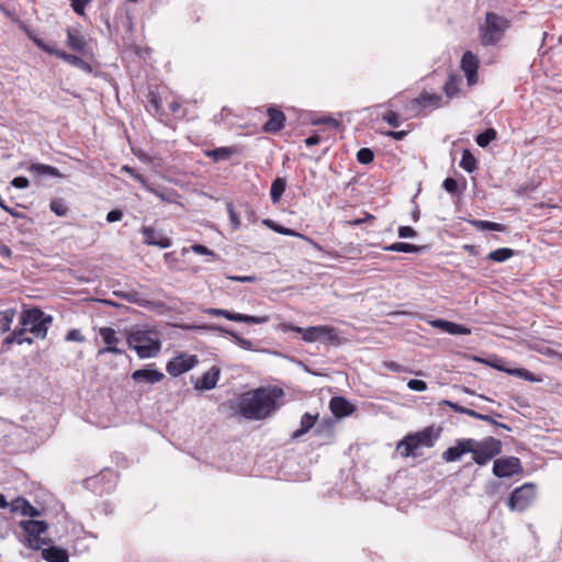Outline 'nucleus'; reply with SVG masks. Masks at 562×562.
Listing matches in <instances>:
<instances>
[{
    "instance_id": "58836bf2",
    "label": "nucleus",
    "mask_w": 562,
    "mask_h": 562,
    "mask_svg": "<svg viewBox=\"0 0 562 562\" xmlns=\"http://www.w3.org/2000/svg\"><path fill=\"white\" fill-rule=\"evenodd\" d=\"M472 226H474L476 229L480 231H494V232H505L506 226L504 224L490 222V221H483V220H472L470 221Z\"/></svg>"
},
{
    "instance_id": "412c9836",
    "label": "nucleus",
    "mask_w": 562,
    "mask_h": 562,
    "mask_svg": "<svg viewBox=\"0 0 562 562\" xmlns=\"http://www.w3.org/2000/svg\"><path fill=\"white\" fill-rule=\"evenodd\" d=\"M220 375L221 369L213 366L196 380L194 387L202 391L213 390L220 380Z\"/></svg>"
},
{
    "instance_id": "7ed1b4c3",
    "label": "nucleus",
    "mask_w": 562,
    "mask_h": 562,
    "mask_svg": "<svg viewBox=\"0 0 562 562\" xmlns=\"http://www.w3.org/2000/svg\"><path fill=\"white\" fill-rule=\"evenodd\" d=\"M510 27V21L496 12L487 11L484 22L479 25V40L482 46H495Z\"/></svg>"
},
{
    "instance_id": "79ce46f5",
    "label": "nucleus",
    "mask_w": 562,
    "mask_h": 562,
    "mask_svg": "<svg viewBox=\"0 0 562 562\" xmlns=\"http://www.w3.org/2000/svg\"><path fill=\"white\" fill-rule=\"evenodd\" d=\"M497 136V132L490 127L486 128L484 132L480 133L475 137V142L480 147H486L490 145L492 140H494Z\"/></svg>"
},
{
    "instance_id": "393cba45",
    "label": "nucleus",
    "mask_w": 562,
    "mask_h": 562,
    "mask_svg": "<svg viewBox=\"0 0 562 562\" xmlns=\"http://www.w3.org/2000/svg\"><path fill=\"white\" fill-rule=\"evenodd\" d=\"M431 325L450 335H470L471 329L464 325L457 324L445 319H436Z\"/></svg>"
},
{
    "instance_id": "a18cd8bd",
    "label": "nucleus",
    "mask_w": 562,
    "mask_h": 562,
    "mask_svg": "<svg viewBox=\"0 0 562 562\" xmlns=\"http://www.w3.org/2000/svg\"><path fill=\"white\" fill-rule=\"evenodd\" d=\"M374 159V153L371 148L362 147L357 153V160L359 164L369 165Z\"/></svg>"
},
{
    "instance_id": "423d86ee",
    "label": "nucleus",
    "mask_w": 562,
    "mask_h": 562,
    "mask_svg": "<svg viewBox=\"0 0 562 562\" xmlns=\"http://www.w3.org/2000/svg\"><path fill=\"white\" fill-rule=\"evenodd\" d=\"M472 445V460L477 465H486L496 456L502 453L503 443L499 439L487 436L482 440L471 438Z\"/></svg>"
},
{
    "instance_id": "e433bc0d",
    "label": "nucleus",
    "mask_w": 562,
    "mask_h": 562,
    "mask_svg": "<svg viewBox=\"0 0 562 562\" xmlns=\"http://www.w3.org/2000/svg\"><path fill=\"white\" fill-rule=\"evenodd\" d=\"M460 167L469 173L477 169V160L469 149H463Z\"/></svg>"
},
{
    "instance_id": "1a4fd4ad",
    "label": "nucleus",
    "mask_w": 562,
    "mask_h": 562,
    "mask_svg": "<svg viewBox=\"0 0 562 562\" xmlns=\"http://www.w3.org/2000/svg\"><path fill=\"white\" fill-rule=\"evenodd\" d=\"M19 526L26 533L27 546L31 549L38 551L41 549V536L47 531L48 524L45 520L30 519L20 521Z\"/></svg>"
},
{
    "instance_id": "052dcab7",
    "label": "nucleus",
    "mask_w": 562,
    "mask_h": 562,
    "mask_svg": "<svg viewBox=\"0 0 562 562\" xmlns=\"http://www.w3.org/2000/svg\"><path fill=\"white\" fill-rule=\"evenodd\" d=\"M11 184L16 189H25L29 187L30 182L29 179L25 177H15L11 181Z\"/></svg>"
},
{
    "instance_id": "2f4dec72",
    "label": "nucleus",
    "mask_w": 562,
    "mask_h": 562,
    "mask_svg": "<svg viewBox=\"0 0 562 562\" xmlns=\"http://www.w3.org/2000/svg\"><path fill=\"white\" fill-rule=\"evenodd\" d=\"M491 367L499 370V371H504V372H507L508 374L510 375H515V376H518V378H521L526 381H530V382H538L539 379L535 378V375L528 371L527 369H524V368H519V369H505L496 363H490L487 362Z\"/></svg>"
},
{
    "instance_id": "ddd939ff",
    "label": "nucleus",
    "mask_w": 562,
    "mask_h": 562,
    "mask_svg": "<svg viewBox=\"0 0 562 562\" xmlns=\"http://www.w3.org/2000/svg\"><path fill=\"white\" fill-rule=\"evenodd\" d=\"M140 233L145 245L157 246L162 249L169 248L172 245L171 238L165 236L161 231H156L151 226L143 225Z\"/></svg>"
},
{
    "instance_id": "864d4df0",
    "label": "nucleus",
    "mask_w": 562,
    "mask_h": 562,
    "mask_svg": "<svg viewBox=\"0 0 562 562\" xmlns=\"http://www.w3.org/2000/svg\"><path fill=\"white\" fill-rule=\"evenodd\" d=\"M66 341H77V342H83L86 340V337L81 334L79 329H70L67 335L65 336Z\"/></svg>"
},
{
    "instance_id": "0e129e2a",
    "label": "nucleus",
    "mask_w": 562,
    "mask_h": 562,
    "mask_svg": "<svg viewBox=\"0 0 562 562\" xmlns=\"http://www.w3.org/2000/svg\"><path fill=\"white\" fill-rule=\"evenodd\" d=\"M323 431H327V432H329V435L333 434V424H331L330 419L323 420L322 425H319L316 428V432L321 434Z\"/></svg>"
},
{
    "instance_id": "a211bd4d",
    "label": "nucleus",
    "mask_w": 562,
    "mask_h": 562,
    "mask_svg": "<svg viewBox=\"0 0 562 562\" xmlns=\"http://www.w3.org/2000/svg\"><path fill=\"white\" fill-rule=\"evenodd\" d=\"M411 104L416 112L427 108L438 109L442 105V98L440 94L429 93L424 90L417 98L412 100Z\"/></svg>"
},
{
    "instance_id": "c85d7f7f",
    "label": "nucleus",
    "mask_w": 562,
    "mask_h": 562,
    "mask_svg": "<svg viewBox=\"0 0 562 562\" xmlns=\"http://www.w3.org/2000/svg\"><path fill=\"white\" fill-rule=\"evenodd\" d=\"M318 418V415H312L310 413H305L302 417H301V423H300V428L296 429L293 434H292V439H297L300 438L301 436L305 435L306 432H308L316 424V420Z\"/></svg>"
},
{
    "instance_id": "dca6fc26",
    "label": "nucleus",
    "mask_w": 562,
    "mask_h": 562,
    "mask_svg": "<svg viewBox=\"0 0 562 562\" xmlns=\"http://www.w3.org/2000/svg\"><path fill=\"white\" fill-rule=\"evenodd\" d=\"M471 438L467 439H458L456 441V446L449 447L446 451L442 452V459L446 462H454L461 459V457L465 453H470L472 451Z\"/></svg>"
},
{
    "instance_id": "473e14b6",
    "label": "nucleus",
    "mask_w": 562,
    "mask_h": 562,
    "mask_svg": "<svg viewBox=\"0 0 562 562\" xmlns=\"http://www.w3.org/2000/svg\"><path fill=\"white\" fill-rule=\"evenodd\" d=\"M114 295L125 300L128 303H135L139 306H145L147 301L142 294L135 290L132 291H114Z\"/></svg>"
},
{
    "instance_id": "603ef678",
    "label": "nucleus",
    "mask_w": 562,
    "mask_h": 562,
    "mask_svg": "<svg viewBox=\"0 0 562 562\" xmlns=\"http://www.w3.org/2000/svg\"><path fill=\"white\" fill-rule=\"evenodd\" d=\"M92 0H71L72 10L80 16L85 15V8Z\"/></svg>"
},
{
    "instance_id": "de8ad7c7",
    "label": "nucleus",
    "mask_w": 562,
    "mask_h": 562,
    "mask_svg": "<svg viewBox=\"0 0 562 562\" xmlns=\"http://www.w3.org/2000/svg\"><path fill=\"white\" fill-rule=\"evenodd\" d=\"M442 188L451 195L461 194L462 190L459 189V184L453 178H446L442 182Z\"/></svg>"
},
{
    "instance_id": "7c9ffc66",
    "label": "nucleus",
    "mask_w": 562,
    "mask_h": 562,
    "mask_svg": "<svg viewBox=\"0 0 562 562\" xmlns=\"http://www.w3.org/2000/svg\"><path fill=\"white\" fill-rule=\"evenodd\" d=\"M461 77L456 74H450L448 76L447 81L443 85V92L447 98L452 99L458 95L460 88L459 85L461 82Z\"/></svg>"
},
{
    "instance_id": "4c0bfd02",
    "label": "nucleus",
    "mask_w": 562,
    "mask_h": 562,
    "mask_svg": "<svg viewBox=\"0 0 562 562\" xmlns=\"http://www.w3.org/2000/svg\"><path fill=\"white\" fill-rule=\"evenodd\" d=\"M29 37L40 49H42L45 53L54 55L58 58H60V53H64V50L58 49L55 44L45 43L42 38L33 36L31 34H29Z\"/></svg>"
},
{
    "instance_id": "13d9d810",
    "label": "nucleus",
    "mask_w": 562,
    "mask_h": 562,
    "mask_svg": "<svg viewBox=\"0 0 562 562\" xmlns=\"http://www.w3.org/2000/svg\"><path fill=\"white\" fill-rule=\"evenodd\" d=\"M280 329L284 333L293 331V333L302 334V336L304 335V330H305L304 328L293 325L291 323H282L280 325Z\"/></svg>"
},
{
    "instance_id": "f8f14e48",
    "label": "nucleus",
    "mask_w": 562,
    "mask_h": 562,
    "mask_svg": "<svg viewBox=\"0 0 562 562\" xmlns=\"http://www.w3.org/2000/svg\"><path fill=\"white\" fill-rule=\"evenodd\" d=\"M198 362L196 356L181 353L167 362L166 370L170 375L178 376L193 369Z\"/></svg>"
},
{
    "instance_id": "338daca9",
    "label": "nucleus",
    "mask_w": 562,
    "mask_h": 562,
    "mask_svg": "<svg viewBox=\"0 0 562 562\" xmlns=\"http://www.w3.org/2000/svg\"><path fill=\"white\" fill-rule=\"evenodd\" d=\"M191 249L199 255H214V252L204 245L195 244Z\"/></svg>"
},
{
    "instance_id": "cd10ccee",
    "label": "nucleus",
    "mask_w": 562,
    "mask_h": 562,
    "mask_svg": "<svg viewBox=\"0 0 562 562\" xmlns=\"http://www.w3.org/2000/svg\"><path fill=\"white\" fill-rule=\"evenodd\" d=\"M29 171H31L37 178H43L47 176L56 178L63 177V175L56 167L44 164H32L29 167Z\"/></svg>"
},
{
    "instance_id": "4be33fe9",
    "label": "nucleus",
    "mask_w": 562,
    "mask_h": 562,
    "mask_svg": "<svg viewBox=\"0 0 562 562\" xmlns=\"http://www.w3.org/2000/svg\"><path fill=\"white\" fill-rule=\"evenodd\" d=\"M10 512L11 513H20L22 516L25 517H38L41 515V512L35 508L26 498L24 497H16L10 503Z\"/></svg>"
},
{
    "instance_id": "0eeeda50",
    "label": "nucleus",
    "mask_w": 562,
    "mask_h": 562,
    "mask_svg": "<svg viewBox=\"0 0 562 562\" xmlns=\"http://www.w3.org/2000/svg\"><path fill=\"white\" fill-rule=\"evenodd\" d=\"M302 338L306 342L323 341L335 346H339L341 344L337 329L326 325L310 326L305 328Z\"/></svg>"
},
{
    "instance_id": "c9c22d12",
    "label": "nucleus",
    "mask_w": 562,
    "mask_h": 562,
    "mask_svg": "<svg viewBox=\"0 0 562 562\" xmlns=\"http://www.w3.org/2000/svg\"><path fill=\"white\" fill-rule=\"evenodd\" d=\"M15 314L16 311L14 308L0 311V336L10 330Z\"/></svg>"
},
{
    "instance_id": "3c124183",
    "label": "nucleus",
    "mask_w": 562,
    "mask_h": 562,
    "mask_svg": "<svg viewBox=\"0 0 562 562\" xmlns=\"http://www.w3.org/2000/svg\"><path fill=\"white\" fill-rule=\"evenodd\" d=\"M270 319L269 316H252L243 314L241 323L246 324H265Z\"/></svg>"
},
{
    "instance_id": "f03ea898",
    "label": "nucleus",
    "mask_w": 562,
    "mask_h": 562,
    "mask_svg": "<svg viewBox=\"0 0 562 562\" xmlns=\"http://www.w3.org/2000/svg\"><path fill=\"white\" fill-rule=\"evenodd\" d=\"M440 434L441 428H436L434 425L427 426L419 431L407 434L398 441L396 450L404 458H416L420 456L418 449L434 447Z\"/></svg>"
},
{
    "instance_id": "39448f33",
    "label": "nucleus",
    "mask_w": 562,
    "mask_h": 562,
    "mask_svg": "<svg viewBox=\"0 0 562 562\" xmlns=\"http://www.w3.org/2000/svg\"><path fill=\"white\" fill-rule=\"evenodd\" d=\"M52 322V315L45 314L38 307H32L21 312L19 325L25 326L34 337L44 339Z\"/></svg>"
},
{
    "instance_id": "9d476101",
    "label": "nucleus",
    "mask_w": 562,
    "mask_h": 562,
    "mask_svg": "<svg viewBox=\"0 0 562 562\" xmlns=\"http://www.w3.org/2000/svg\"><path fill=\"white\" fill-rule=\"evenodd\" d=\"M524 468L517 457H503L494 460L493 474L497 477H510L516 474H522Z\"/></svg>"
},
{
    "instance_id": "37998d69",
    "label": "nucleus",
    "mask_w": 562,
    "mask_h": 562,
    "mask_svg": "<svg viewBox=\"0 0 562 562\" xmlns=\"http://www.w3.org/2000/svg\"><path fill=\"white\" fill-rule=\"evenodd\" d=\"M49 209L57 216H66L69 212L67 204L61 198L53 199L49 203Z\"/></svg>"
},
{
    "instance_id": "bb28decb",
    "label": "nucleus",
    "mask_w": 562,
    "mask_h": 562,
    "mask_svg": "<svg viewBox=\"0 0 562 562\" xmlns=\"http://www.w3.org/2000/svg\"><path fill=\"white\" fill-rule=\"evenodd\" d=\"M42 558L47 562H69L67 550L56 546L42 549Z\"/></svg>"
},
{
    "instance_id": "e2e57ef3",
    "label": "nucleus",
    "mask_w": 562,
    "mask_h": 562,
    "mask_svg": "<svg viewBox=\"0 0 562 562\" xmlns=\"http://www.w3.org/2000/svg\"><path fill=\"white\" fill-rule=\"evenodd\" d=\"M441 405H446V406H449L450 408H452L456 413H460V414H464V411L467 407L462 406V405H459L458 403H454V402H451V401H448V400H443L441 402Z\"/></svg>"
},
{
    "instance_id": "20e7f679",
    "label": "nucleus",
    "mask_w": 562,
    "mask_h": 562,
    "mask_svg": "<svg viewBox=\"0 0 562 562\" xmlns=\"http://www.w3.org/2000/svg\"><path fill=\"white\" fill-rule=\"evenodd\" d=\"M127 345L134 349L140 359L156 357L160 349L161 342L156 333L146 329L132 330L127 335Z\"/></svg>"
},
{
    "instance_id": "9b49d317",
    "label": "nucleus",
    "mask_w": 562,
    "mask_h": 562,
    "mask_svg": "<svg viewBox=\"0 0 562 562\" xmlns=\"http://www.w3.org/2000/svg\"><path fill=\"white\" fill-rule=\"evenodd\" d=\"M99 335L104 344V347L98 350L97 357H101L105 353H124V350L119 347L121 339L119 338L117 333L112 327L99 328Z\"/></svg>"
},
{
    "instance_id": "f704fd0d",
    "label": "nucleus",
    "mask_w": 562,
    "mask_h": 562,
    "mask_svg": "<svg viewBox=\"0 0 562 562\" xmlns=\"http://www.w3.org/2000/svg\"><path fill=\"white\" fill-rule=\"evenodd\" d=\"M147 111L154 115H162L161 99L155 91H149L147 94Z\"/></svg>"
},
{
    "instance_id": "6e6d98bb",
    "label": "nucleus",
    "mask_w": 562,
    "mask_h": 562,
    "mask_svg": "<svg viewBox=\"0 0 562 562\" xmlns=\"http://www.w3.org/2000/svg\"><path fill=\"white\" fill-rule=\"evenodd\" d=\"M479 419H480V420H483V422H486V423H490V424H492V425H494V426H496V427L503 428V429H505V430H508V431H510V430H512V428H510L508 425L503 424V423H498L497 420H495V419L493 418V416H492V415H487V414H480Z\"/></svg>"
},
{
    "instance_id": "5701e85b",
    "label": "nucleus",
    "mask_w": 562,
    "mask_h": 562,
    "mask_svg": "<svg viewBox=\"0 0 562 562\" xmlns=\"http://www.w3.org/2000/svg\"><path fill=\"white\" fill-rule=\"evenodd\" d=\"M202 328L209 330V331H213V333H221V334H225V335H228L231 336L234 341L243 349H246V350H254V344L248 340V339H245L243 337H240L238 334H236L234 330L227 328V327H223V326H218V325H205L203 326Z\"/></svg>"
},
{
    "instance_id": "09e8293b",
    "label": "nucleus",
    "mask_w": 562,
    "mask_h": 562,
    "mask_svg": "<svg viewBox=\"0 0 562 562\" xmlns=\"http://www.w3.org/2000/svg\"><path fill=\"white\" fill-rule=\"evenodd\" d=\"M364 216L363 217H359V218H355V220H348L345 222V224L347 226H360L364 223H370L372 224L375 220V216L371 213H368V212H363Z\"/></svg>"
},
{
    "instance_id": "f257e3e1",
    "label": "nucleus",
    "mask_w": 562,
    "mask_h": 562,
    "mask_svg": "<svg viewBox=\"0 0 562 562\" xmlns=\"http://www.w3.org/2000/svg\"><path fill=\"white\" fill-rule=\"evenodd\" d=\"M284 391L279 386H260L241 393L237 404L238 413L249 420H262L276 413Z\"/></svg>"
},
{
    "instance_id": "8fccbe9b",
    "label": "nucleus",
    "mask_w": 562,
    "mask_h": 562,
    "mask_svg": "<svg viewBox=\"0 0 562 562\" xmlns=\"http://www.w3.org/2000/svg\"><path fill=\"white\" fill-rule=\"evenodd\" d=\"M382 120L386 122L392 127H398L400 126V120L396 112L390 110L383 113Z\"/></svg>"
},
{
    "instance_id": "69168bd1",
    "label": "nucleus",
    "mask_w": 562,
    "mask_h": 562,
    "mask_svg": "<svg viewBox=\"0 0 562 562\" xmlns=\"http://www.w3.org/2000/svg\"><path fill=\"white\" fill-rule=\"evenodd\" d=\"M122 171H124V172L128 173L131 177H133L134 179H137V180H138V181H140L142 183H144V182H145V179L143 178V176H140L139 173H137V172L135 171V169H134V168H132V167H130V166H127V165H124V166L122 167Z\"/></svg>"
},
{
    "instance_id": "72a5a7b5",
    "label": "nucleus",
    "mask_w": 562,
    "mask_h": 562,
    "mask_svg": "<svg viewBox=\"0 0 562 562\" xmlns=\"http://www.w3.org/2000/svg\"><path fill=\"white\" fill-rule=\"evenodd\" d=\"M286 188V181L284 178H276L270 188V198L273 203H278L281 200Z\"/></svg>"
},
{
    "instance_id": "4d7b16f0",
    "label": "nucleus",
    "mask_w": 562,
    "mask_h": 562,
    "mask_svg": "<svg viewBox=\"0 0 562 562\" xmlns=\"http://www.w3.org/2000/svg\"><path fill=\"white\" fill-rule=\"evenodd\" d=\"M400 238L415 237L417 232L411 226H400L397 231Z\"/></svg>"
},
{
    "instance_id": "2eb2a0df",
    "label": "nucleus",
    "mask_w": 562,
    "mask_h": 562,
    "mask_svg": "<svg viewBox=\"0 0 562 562\" xmlns=\"http://www.w3.org/2000/svg\"><path fill=\"white\" fill-rule=\"evenodd\" d=\"M29 330L25 326L16 327L10 335H8L1 342L0 353L8 352L12 346V344L22 345L24 342L32 345L34 339L32 337L26 336Z\"/></svg>"
},
{
    "instance_id": "f3484780",
    "label": "nucleus",
    "mask_w": 562,
    "mask_h": 562,
    "mask_svg": "<svg viewBox=\"0 0 562 562\" xmlns=\"http://www.w3.org/2000/svg\"><path fill=\"white\" fill-rule=\"evenodd\" d=\"M267 114H268V120L262 125V131L266 133H271V134H276V133L280 132L284 127V122H285L284 113L274 106H269L267 109Z\"/></svg>"
},
{
    "instance_id": "b1692460",
    "label": "nucleus",
    "mask_w": 562,
    "mask_h": 562,
    "mask_svg": "<svg viewBox=\"0 0 562 562\" xmlns=\"http://www.w3.org/2000/svg\"><path fill=\"white\" fill-rule=\"evenodd\" d=\"M240 153L237 146L217 147L204 150V156L211 158L214 162L229 160L234 155Z\"/></svg>"
},
{
    "instance_id": "4468645a",
    "label": "nucleus",
    "mask_w": 562,
    "mask_h": 562,
    "mask_svg": "<svg viewBox=\"0 0 562 562\" xmlns=\"http://www.w3.org/2000/svg\"><path fill=\"white\" fill-rule=\"evenodd\" d=\"M480 60L471 50H467L461 58V69L463 70L467 82L470 87L477 82V69Z\"/></svg>"
},
{
    "instance_id": "aec40b11",
    "label": "nucleus",
    "mask_w": 562,
    "mask_h": 562,
    "mask_svg": "<svg viewBox=\"0 0 562 562\" xmlns=\"http://www.w3.org/2000/svg\"><path fill=\"white\" fill-rule=\"evenodd\" d=\"M329 408L337 418L350 416L356 411V406L344 396H333L329 401Z\"/></svg>"
},
{
    "instance_id": "a878e982",
    "label": "nucleus",
    "mask_w": 562,
    "mask_h": 562,
    "mask_svg": "<svg viewBox=\"0 0 562 562\" xmlns=\"http://www.w3.org/2000/svg\"><path fill=\"white\" fill-rule=\"evenodd\" d=\"M67 33V45L75 52L85 54L87 48V42L85 36L79 30L68 27Z\"/></svg>"
},
{
    "instance_id": "c03bdc74",
    "label": "nucleus",
    "mask_w": 562,
    "mask_h": 562,
    "mask_svg": "<svg viewBox=\"0 0 562 562\" xmlns=\"http://www.w3.org/2000/svg\"><path fill=\"white\" fill-rule=\"evenodd\" d=\"M262 223L266 226H268L270 229H272V231H274V232H277L279 234H282V235H285V236H300V234L295 233L291 228L281 226V225L277 224L276 222H273L272 220L266 218V220L262 221Z\"/></svg>"
},
{
    "instance_id": "c756f323",
    "label": "nucleus",
    "mask_w": 562,
    "mask_h": 562,
    "mask_svg": "<svg viewBox=\"0 0 562 562\" xmlns=\"http://www.w3.org/2000/svg\"><path fill=\"white\" fill-rule=\"evenodd\" d=\"M386 251H396V252H405V254H419L425 249V246H418L408 243H394L389 246L383 247Z\"/></svg>"
},
{
    "instance_id": "bf43d9fd",
    "label": "nucleus",
    "mask_w": 562,
    "mask_h": 562,
    "mask_svg": "<svg viewBox=\"0 0 562 562\" xmlns=\"http://www.w3.org/2000/svg\"><path fill=\"white\" fill-rule=\"evenodd\" d=\"M228 279L241 283H254L258 281V278L256 276H231L228 277Z\"/></svg>"
},
{
    "instance_id": "49530a36",
    "label": "nucleus",
    "mask_w": 562,
    "mask_h": 562,
    "mask_svg": "<svg viewBox=\"0 0 562 562\" xmlns=\"http://www.w3.org/2000/svg\"><path fill=\"white\" fill-rule=\"evenodd\" d=\"M226 211L229 216L231 225L234 231H238L240 228V220L235 212L234 205L232 202H226Z\"/></svg>"
},
{
    "instance_id": "6ab92c4d",
    "label": "nucleus",
    "mask_w": 562,
    "mask_h": 562,
    "mask_svg": "<svg viewBox=\"0 0 562 562\" xmlns=\"http://www.w3.org/2000/svg\"><path fill=\"white\" fill-rule=\"evenodd\" d=\"M154 364H148L144 369H138L132 373V379L135 383L155 384L160 382L165 374L153 368Z\"/></svg>"
},
{
    "instance_id": "680f3d73",
    "label": "nucleus",
    "mask_w": 562,
    "mask_h": 562,
    "mask_svg": "<svg viewBox=\"0 0 562 562\" xmlns=\"http://www.w3.org/2000/svg\"><path fill=\"white\" fill-rule=\"evenodd\" d=\"M123 217V212L119 209L112 210L106 214V221L109 223H114L121 221Z\"/></svg>"
},
{
    "instance_id": "5fc2aeb1",
    "label": "nucleus",
    "mask_w": 562,
    "mask_h": 562,
    "mask_svg": "<svg viewBox=\"0 0 562 562\" xmlns=\"http://www.w3.org/2000/svg\"><path fill=\"white\" fill-rule=\"evenodd\" d=\"M407 386L412 391L423 392L427 390V383L423 380L412 379L408 381Z\"/></svg>"
},
{
    "instance_id": "a19ab883",
    "label": "nucleus",
    "mask_w": 562,
    "mask_h": 562,
    "mask_svg": "<svg viewBox=\"0 0 562 562\" xmlns=\"http://www.w3.org/2000/svg\"><path fill=\"white\" fill-rule=\"evenodd\" d=\"M60 59H63L64 61L72 65V66L85 69V70L91 69L90 65L87 61H85L81 57L74 55V54H68L65 50H64V53H60Z\"/></svg>"
},
{
    "instance_id": "774afa93",
    "label": "nucleus",
    "mask_w": 562,
    "mask_h": 562,
    "mask_svg": "<svg viewBox=\"0 0 562 562\" xmlns=\"http://www.w3.org/2000/svg\"><path fill=\"white\" fill-rule=\"evenodd\" d=\"M224 317L228 321H233V322H238V323H241V318H243V314L240 313H235V312H231L228 310H225L224 311Z\"/></svg>"
},
{
    "instance_id": "ea45409f",
    "label": "nucleus",
    "mask_w": 562,
    "mask_h": 562,
    "mask_svg": "<svg viewBox=\"0 0 562 562\" xmlns=\"http://www.w3.org/2000/svg\"><path fill=\"white\" fill-rule=\"evenodd\" d=\"M514 256V250L510 248H498L487 255V259L495 262H504Z\"/></svg>"
},
{
    "instance_id": "6e6552de",
    "label": "nucleus",
    "mask_w": 562,
    "mask_h": 562,
    "mask_svg": "<svg viewBox=\"0 0 562 562\" xmlns=\"http://www.w3.org/2000/svg\"><path fill=\"white\" fill-rule=\"evenodd\" d=\"M536 485L533 483H525L516 487L508 498V507L512 510L524 512L536 496Z\"/></svg>"
}]
</instances>
